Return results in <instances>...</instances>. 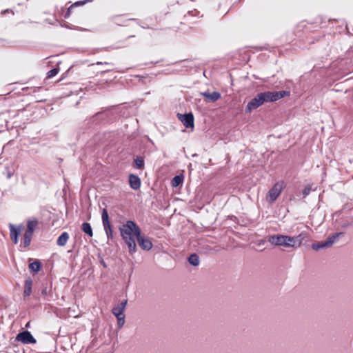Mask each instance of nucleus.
<instances>
[{
    "label": "nucleus",
    "mask_w": 353,
    "mask_h": 353,
    "mask_svg": "<svg viewBox=\"0 0 353 353\" xmlns=\"http://www.w3.org/2000/svg\"><path fill=\"white\" fill-rule=\"evenodd\" d=\"M122 239L126 243L129 253L134 254L137 252L136 239L140 235L141 229L133 221H127L119 227Z\"/></svg>",
    "instance_id": "obj_1"
},
{
    "label": "nucleus",
    "mask_w": 353,
    "mask_h": 353,
    "mask_svg": "<svg viewBox=\"0 0 353 353\" xmlns=\"http://www.w3.org/2000/svg\"><path fill=\"white\" fill-rule=\"evenodd\" d=\"M304 239L303 234L294 236L282 234H274L268 237V241L272 245L276 246H282L284 248H297L301 246Z\"/></svg>",
    "instance_id": "obj_2"
},
{
    "label": "nucleus",
    "mask_w": 353,
    "mask_h": 353,
    "mask_svg": "<svg viewBox=\"0 0 353 353\" xmlns=\"http://www.w3.org/2000/svg\"><path fill=\"white\" fill-rule=\"evenodd\" d=\"M263 103L265 102H273L290 95V92H265L259 93Z\"/></svg>",
    "instance_id": "obj_3"
},
{
    "label": "nucleus",
    "mask_w": 353,
    "mask_h": 353,
    "mask_svg": "<svg viewBox=\"0 0 353 353\" xmlns=\"http://www.w3.org/2000/svg\"><path fill=\"white\" fill-rule=\"evenodd\" d=\"M283 187V181H279L275 183L268 193L266 198L267 201H269L270 203H272L273 201H274L281 194Z\"/></svg>",
    "instance_id": "obj_4"
},
{
    "label": "nucleus",
    "mask_w": 353,
    "mask_h": 353,
    "mask_svg": "<svg viewBox=\"0 0 353 353\" xmlns=\"http://www.w3.org/2000/svg\"><path fill=\"white\" fill-rule=\"evenodd\" d=\"M137 241L140 248L143 250L149 251L152 248L153 244L150 239L145 235L142 234L141 232L137 237Z\"/></svg>",
    "instance_id": "obj_5"
},
{
    "label": "nucleus",
    "mask_w": 353,
    "mask_h": 353,
    "mask_svg": "<svg viewBox=\"0 0 353 353\" xmlns=\"http://www.w3.org/2000/svg\"><path fill=\"white\" fill-rule=\"evenodd\" d=\"M16 339L24 344L35 343L36 340L28 331H23L17 335Z\"/></svg>",
    "instance_id": "obj_6"
},
{
    "label": "nucleus",
    "mask_w": 353,
    "mask_h": 353,
    "mask_svg": "<svg viewBox=\"0 0 353 353\" xmlns=\"http://www.w3.org/2000/svg\"><path fill=\"white\" fill-rule=\"evenodd\" d=\"M178 118L187 128H194V116L192 113L181 114H178Z\"/></svg>",
    "instance_id": "obj_7"
},
{
    "label": "nucleus",
    "mask_w": 353,
    "mask_h": 353,
    "mask_svg": "<svg viewBox=\"0 0 353 353\" xmlns=\"http://www.w3.org/2000/svg\"><path fill=\"white\" fill-rule=\"evenodd\" d=\"M263 102L258 94L254 98H253L247 105L245 112H250L252 110L256 109L260 105H263Z\"/></svg>",
    "instance_id": "obj_8"
},
{
    "label": "nucleus",
    "mask_w": 353,
    "mask_h": 353,
    "mask_svg": "<svg viewBox=\"0 0 353 353\" xmlns=\"http://www.w3.org/2000/svg\"><path fill=\"white\" fill-rule=\"evenodd\" d=\"M127 305V300L121 302L119 305L114 307L112 308V314L117 317V318H119V317H121V316H125L123 314V311L125 308V306Z\"/></svg>",
    "instance_id": "obj_9"
},
{
    "label": "nucleus",
    "mask_w": 353,
    "mask_h": 353,
    "mask_svg": "<svg viewBox=\"0 0 353 353\" xmlns=\"http://www.w3.org/2000/svg\"><path fill=\"white\" fill-rule=\"evenodd\" d=\"M201 94L205 98L208 102H215L221 98V94L218 92H213L212 93L205 92H201Z\"/></svg>",
    "instance_id": "obj_10"
},
{
    "label": "nucleus",
    "mask_w": 353,
    "mask_h": 353,
    "mask_svg": "<svg viewBox=\"0 0 353 353\" xmlns=\"http://www.w3.org/2000/svg\"><path fill=\"white\" fill-rule=\"evenodd\" d=\"M129 183L131 188L138 190L141 186V180L138 176L130 174L129 176Z\"/></svg>",
    "instance_id": "obj_11"
},
{
    "label": "nucleus",
    "mask_w": 353,
    "mask_h": 353,
    "mask_svg": "<svg viewBox=\"0 0 353 353\" xmlns=\"http://www.w3.org/2000/svg\"><path fill=\"white\" fill-rule=\"evenodd\" d=\"M10 239L14 244L18 243V236L20 230H17L13 224H10Z\"/></svg>",
    "instance_id": "obj_12"
},
{
    "label": "nucleus",
    "mask_w": 353,
    "mask_h": 353,
    "mask_svg": "<svg viewBox=\"0 0 353 353\" xmlns=\"http://www.w3.org/2000/svg\"><path fill=\"white\" fill-rule=\"evenodd\" d=\"M32 281L30 279H28L25 281L24 284V297L29 296L32 293Z\"/></svg>",
    "instance_id": "obj_13"
},
{
    "label": "nucleus",
    "mask_w": 353,
    "mask_h": 353,
    "mask_svg": "<svg viewBox=\"0 0 353 353\" xmlns=\"http://www.w3.org/2000/svg\"><path fill=\"white\" fill-rule=\"evenodd\" d=\"M69 239V234L68 232H63L59 237L57 241V243L59 246H64Z\"/></svg>",
    "instance_id": "obj_14"
},
{
    "label": "nucleus",
    "mask_w": 353,
    "mask_h": 353,
    "mask_svg": "<svg viewBox=\"0 0 353 353\" xmlns=\"http://www.w3.org/2000/svg\"><path fill=\"white\" fill-rule=\"evenodd\" d=\"M38 224V221L36 219L28 220L27 223V229L26 232L33 234L34 229Z\"/></svg>",
    "instance_id": "obj_15"
},
{
    "label": "nucleus",
    "mask_w": 353,
    "mask_h": 353,
    "mask_svg": "<svg viewBox=\"0 0 353 353\" xmlns=\"http://www.w3.org/2000/svg\"><path fill=\"white\" fill-rule=\"evenodd\" d=\"M343 234V232H337V233L333 234L332 235L328 236L327 240L325 241L327 246L328 247L331 246L336 241V240L339 236H342Z\"/></svg>",
    "instance_id": "obj_16"
},
{
    "label": "nucleus",
    "mask_w": 353,
    "mask_h": 353,
    "mask_svg": "<svg viewBox=\"0 0 353 353\" xmlns=\"http://www.w3.org/2000/svg\"><path fill=\"white\" fill-rule=\"evenodd\" d=\"M81 230L90 237L93 236L92 229L89 223H83L81 225Z\"/></svg>",
    "instance_id": "obj_17"
},
{
    "label": "nucleus",
    "mask_w": 353,
    "mask_h": 353,
    "mask_svg": "<svg viewBox=\"0 0 353 353\" xmlns=\"http://www.w3.org/2000/svg\"><path fill=\"white\" fill-rule=\"evenodd\" d=\"M91 1H92V0H84V1H79L75 2L70 8H68V9L67 10V12L65 14V18H67V17H68L70 16V12H71V9L72 8L73 6H83V5L85 4L87 2H91Z\"/></svg>",
    "instance_id": "obj_18"
},
{
    "label": "nucleus",
    "mask_w": 353,
    "mask_h": 353,
    "mask_svg": "<svg viewBox=\"0 0 353 353\" xmlns=\"http://www.w3.org/2000/svg\"><path fill=\"white\" fill-rule=\"evenodd\" d=\"M188 261L191 265L196 266L199 264V258L197 254H192L189 256Z\"/></svg>",
    "instance_id": "obj_19"
},
{
    "label": "nucleus",
    "mask_w": 353,
    "mask_h": 353,
    "mask_svg": "<svg viewBox=\"0 0 353 353\" xmlns=\"http://www.w3.org/2000/svg\"><path fill=\"white\" fill-rule=\"evenodd\" d=\"M32 236V233L25 232L23 235V245L25 248L29 246V245L30 244Z\"/></svg>",
    "instance_id": "obj_20"
},
{
    "label": "nucleus",
    "mask_w": 353,
    "mask_h": 353,
    "mask_svg": "<svg viewBox=\"0 0 353 353\" xmlns=\"http://www.w3.org/2000/svg\"><path fill=\"white\" fill-rule=\"evenodd\" d=\"M29 268L34 272H37L41 269V263L39 261H34L29 265Z\"/></svg>",
    "instance_id": "obj_21"
},
{
    "label": "nucleus",
    "mask_w": 353,
    "mask_h": 353,
    "mask_svg": "<svg viewBox=\"0 0 353 353\" xmlns=\"http://www.w3.org/2000/svg\"><path fill=\"white\" fill-rule=\"evenodd\" d=\"M183 177L180 175L175 176L172 180V185L173 187H177L183 182Z\"/></svg>",
    "instance_id": "obj_22"
},
{
    "label": "nucleus",
    "mask_w": 353,
    "mask_h": 353,
    "mask_svg": "<svg viewBox=\"0 0 353 353\" xmlns=\"http://www.w3.org/2000/svg\"><path fill=\"white\" fill-rule=\"evenodd\" d=\"M134 163H135V165H136L137 168H138V169H143V167H144V160H143V158L141 157H137L134 159Z\"/></svg>",
    "instance_id": "obj_23"
},
{
    "label": "nucleus",
    "mask_w": 353,
    "mask_h": 353,
    "mask_svg": "<svg viewBox=\"0 0 353 353\" xmlns=\"http://www.w3.org/2000/svg\"><path fill=\"white\" fill-rule=\"evenodd\" d=\"M327 247H328V246H327L325 241L323 242H321V243H314L312 245V249L314 250H318L319 249L327 248Z\"/></svg>",
    "instance_id": "obj_24"
},
{
    "label": "nucleus",
    "mask_w": 353,
    "mask_h": 353,
    "mask_svg": "<svg viewBox=\"0 0 353 353\" xmlns=\"http://www.w3.org/2000/svg\"><path fill=\"white\" fill-rule=\"evenodd\" d=\"M59 71V68H53L47 73V78L50 79L58 74Z\"/></svg>",
    "instance_id": "obj_25"
},
{
    "label": "nucleus",
    "mask_w": 353,
    "mask_h": 353,
    "mask_svg": "<svg viewBox=\"0 0 353 353\" xmlns=\"http://www.w3.org/2000/svg\"><path fill=\"white\" fill-rule=\"evenodd\" d=\"M101 218L102 223L109 221L108 214L105 208L103 209Z\"/></svg>",
    "instance_id": "obj_26"
},
{
    "label": "nucleus",
    "mask_w": 353,
    "mask_h": 353,
    "mask_svg": "<svg viewBox=\"0 0 353 353\" xmlns=\"http://www.w3.org/2000/svg\"><path fill=\"white\" fill-rule=\"evenodd\" d=\"M311 190H312V188L310 185L305 187V188L303 190V197L304 198L306 197L310 193Z\"/></svg>",
    "instance_id": "obj_27"
},
{
    "label": "nucleus",
    "mask_w": 353,
    "mask_h": 353,
    "mask_svg": "<svg viewBox=\"0 0 353 353\" xmlns=\"http://www.w3.org/2000/svg\"><path fill=\"white\" fill-rule=\"evenodd\" d=\"M103 226L105 232L112 230L111 225H110L109 221L103 222Z\"/></svg>",
    "instance_id": "obj_28"
},
{
    "label": "nucleus",
    "mask_w": 353,
    "mask_h": 353,
    "mask_svg": "<svg viewBox=\"0 0 353 353\" xmlns=\"http://www.w3.org/2000/svg\"><path fill=\"white\" fill-rule=\"evenodd\" d=\"M118 320V325L119 327H121L125 323V316L117 318Z\"/></svg>",
    "instance_id": "obj_29"
},
{
    "label": "nucleus",
    "mask_w": 353,
    "mask_h": 353,
    "mask_svg": "<svg viewBox=\"0 0 353 353\" xmlns=\"http://www.w3.org/2000/svg\"><path fill=\"white\" fill-rule=\"evenodd\" d=\"M105 234H106V236H107V238L109 239H112L113 237V232H112V230H108L105 232Z\"/></svg>",
    "instance_id": "obj_30"
},
{
    "label": "nucleus",
    "mask_w": 353,
    "mask_h": 353,
    "mask_svg": "<svg viewBox=\"0 0 353 353\" xmlns=\"http://www.w3.org/2000/svg\"><path fill=\"white\" fill-rule=\"evenodd\" d=\"M12 176V173H11L10 172H9L8 173V174H7V177H8V179L11 178V176Z\"/></svg>",
    "instance_id": "obj_31"
},
{
    "label": "nucleus",
    "mask_w": 353,
    "mask_h": 353,
    "mask_svg": "<svg viewBox=\"0 0 353 353\" xmlns=\"http://www.w3.org/2000/svg\"><path fill=\"white\" fill-rule=\"evenodd\" d=\"M8 12H9V10H6L3 11V13Z\"/></svg>",
    "instance_id": "obj_32"
},
{
    "label": "nucleus",
    "mask_w": 353,
    "mask_h": 353,
    "mask_svg": "<svg viewBox=\"0 0 353 353\" xmlns=\"http://www.w3.org/2000/svg\"><path fill=\"white\" fill-rule=\"evenodd\" d=\"M97 64L99 65V64H102V63L101 62H97Z\"/></svg>",
    "instance_id": "obj_33"
},
{
    "label": "nucleus",
    "mask_w": 353,
    "mask_h": 353,
    "mask_svg": "<svg viewBox=\"0 0 353 353\" xmlns=\"http://www.w3.org/2000/svg\"><path fill=\"white\" fill-rule=\"evenodd\" d=\"M104 64H105V65H109L110 63H109L105 62Z\"/></svg>",
    "instance_id": "obj_34"
}]
</instances>
